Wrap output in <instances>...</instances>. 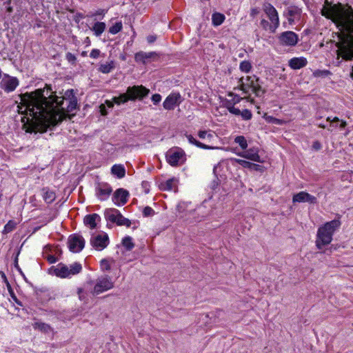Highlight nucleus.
I'll return each instance as SVG.
<instances>
[{"mask_svg":"<svg viewBox=\"0 0 353 353\" xmlns=\"http://www.w3.org/2000/svg\"><path fill=\"white\" fill-rule=\"evenodd\" d=\"M69 250L74 253L79 252L85 246L84 239L78 234L70 235L68 240Z\"/></svg>","mask_w":353,"mask_h":353,"instance_id":"9d476101","label":"nucleus"},{"mask_svg":"<svg viewBox=\"0 0 353 353\" xmlns=\"http://www.w3.org/2000/svg\"><path fill=\"white\" fill-rule=\"evenodd\" d=\"M307 63L305 58L294 57L289 61V65L294 70H298L305 67Z\"/></svg>","mask_w":353,"mask_h":353,"instance_id":"aec40b11","label":"nucleus"},{"mask_svg":"<svg viewBox=\"0 0 353 353\" xmlns=\"http://www.w3.org/2000/svg\"><path fill=\"white\" fill-rule=\"evenodd\" d=\"M259 12L258 10L256 8H254L252 10L251 14L252 16L256 14Z\"/></svg>","mask_w":353,"mask_h":353,"instance_id":"680f3d73","label":"nucleus"},{"mask_svg":"<svg viewBox=\"0 0 353 353\" xmlns=\"http://www.w3.org/2000/svg\"><path fill=\"white\" fill-rule=\"evenodd\" d=\"M82 291H83V290H82L81 289H79V290H78V294H79V299H83V298H82V296L81 295V293L82 292Z\"/></svg>","mask_w":353,"mask_h":353,"instance_id":"e2e57ef3","label":"nucleus"},{"mask_svg":"<svg viewBox=\"0 0 353 353\" xmlns=\"http://www.w3.org/2000/svg\"><path fill=\"white\" fill-rule=\"evenodd\" d=\"M252 68L251 63L248 61H241L239 65V69L243 72H249Z\"/></svg>","mask_w":353,"mask_h":353,"instance_id":"58836bf2","label":"nucleus"},{"mask_svg":"<svg viewBox=\"0 0 353 353\" xmlns=\"http://www.w3.org/2000/svg\"><path fill=\"white\" fill-rule=\"evenodd\" d=\"M101 221V217L97 214H92L86 215L84 218L83 222L85 225L88 226L90 229H94L97 227V223Z\"/></svg>","mask_w":353,"mask_h":353,"instance_id":"6ab92c4d","label":"nucleus"},{"mask_svg":"<svg viewBox=\"0 0 353 353\" xmlns=\"http://www.w3.org/2000/svg\"><path fill=\"white\" fill-rule=\"evenodd\" d=\"M346 125H347L346 121H341V124H340V128H344L346 126Z\"/></svg>","mask_w":353,"mask_h":353,"instance_id":"052dcab7","label":"nucleus"},{"mask_svg":"<svg viewBox=\"0 0 353 353\" xmlns=\"http://www.w3.org/2000/svg\"><path fill=\"white\" fill-rule=\"evenodd\" d=\"M225 107L230 113L234 115H240L241 113V111L239 108H235L234 105L225 104Z\"/></svg>","mask_w":353,"mask_h":353,"instance_id":"a19ab883","label":"nucleus"},{"mask_svg":"<svg viewBox=\"0 0 353 353\" xmlns=\"http://www.w3.org/2000/svg\"><path fill=\"white\" fill-rule=\"evenodd\" d=\"M143 214L144 216H150L154 214V211L152 208L146 206L143 210Z\"/></svg>","mask_w":353,"mask_h":353,"instance_id":"79ce46f5","label":"nucleus"},{"mask_svg":"<svg viewBox=\"0 0 353 353\" xmlns=\"http://www.w3.org/2000/svg\"><path fill=\"white\" fill-rule=\"evenodd\" d=\"M161 100V96L159 94H154L152 97V101H153L154 104L159 103Z\"/></svg>","mask_w":353,"mask_h":353,"instance_id":"3c124183","label":"nucleus"},{"mask_svg":"<svg viewBox=\"0 0 353 353\" xmlns=\"http://www.w3.org/2000/svg\"><path fill=\"white\" fill-rule=\"evenodd\" d=\"M81 55H82L83 57H85V56L87 55V52H85V51H83V52H82Z\"/></svg>","mask_w":353,"mask_h":353,"instance_id":"338daca9","label":"nucleus"},{"mask_svg":"<svg viewBox=\"0 0 353 353\" xmlns=\"http://www.w3.org/2000/svg\"><path fill=\"white\" fill-rule=\"evenodd\" d=\"M114 223H117L118 225H125L128 228H130L131 225V221L129 220L127 218H125L121 212H119L117 220L115 221Z\"/></svg>","mask_w":353,"mask_h":353,"instance_id":"2f4dec72","label":"nucleus"},{"mask_svg":"<svg viewBox=\"0 0 353 353\" xmlns=\"http://www.w3.org/2000/svg\"><path fill=\"white\" fill-rule=\"evenodd\" d=\"M339 121V119L338 117H334L332 120V122H338Z\"/></svg>","mask_w":353,"mask_h":353,"instance_id":"0e129e2a","label":"nucleus"},{"mask_svg":"<svg viewBox=\"0 0 353 353\" xmlns=\"http://www.w3.org/2000/svg\"><path fill=\"white\" fill-rule=\"evenodd\" d=\"M228 96L232 97V99L231 100H227L225 102V104L235 105V104L239 103L243 99L242 97H241L239 95L235 94L232 92H230L228 94Z\"/></svg>","mask_w":353,"mask_h":353,"instance_id":"e433bc0d","label":"nucleus"},{"mask_svg":"<svg viewBox=\"0 0 353 353\" xmlns=\"http://www.w3.org/2000/svg\"><path fill=\"white\" fill-rule=\"evenodd\" d=\"M100 52H100L99 50H98V49H93L91 51L90 54V57L91 58H93V59H97V58H98L99 57Z\"/></svg>","mask_w":353,"mask_h":353,"instance_id":"8fccbe9b","label":"nucleus"},{"mask_svg":"<svg viewBox=\"0 0 353 353\" xmlns=\"http://www.w3.org/2000/svg\"><path fill=\"white\" fill-rule=\"evenodd\" d=\"M157 39V37L155 35H149L147 37V41L149 43H154Z\"/></svg>","mask_w":353,"mask_h":353,"instance_id":"4d7b16f0","label":"nucleus"},{"mask_svg":"<svg viewBox=\"0 0 353 353\" xmlns=\"http://www.w3.org/2000/svg\"><path fill=\"white\" fill-rule=\"evenodd\" d=\"M341 225L340 217L325 223L318 229L316 240V246L321 250L324 246L330 244L332 241V236Z\"/></svg>","mask_w":353,"mask_h":353,"instance_id":"7ed1b4c3","label":"nucleus"},{"mask_svg":"<svg viewBox=\"0 0 353 353\" xmlns=\"http://www.w3.org/2000/svg\"><path fill=\"white\" fill-rule=\"evenodd\" d=\"M11 0H8L4 3L5 5H6V12L8 13H11L13 11L12 7L10 6Z\"/></svg>","mask_w":353,"mask_h":353,"instance_id":"5fc2aeb1","label":"nucleus"},{"mask_svg":"<svg viewBox=\"0 0 353 353\" xmlns=\"http://www.w3.org/2000/svg\"><path fill=\"white\" fill-rule=\"evenodd\" d=\"M263 10L272 24H274L272 32H274L279 26V19L276 10L272 5L267 3L263 5Z\"/></svg>","mask_w":353,"mask_h":353,"instance_id":"9b49d317","label":"nucleus"},{"mask_svg":"<svg viewBox=\"0 0 353 353\" xmlns=\"http://www.w3.org/2000/svg\"><path fill=\"white\" fill-rule=\"evenodd\" d=\"M330 73L327 70H316L314 72V76L320 77V76H326Z\"/></svg>","mask_w":353,"mask_h":353,"instance_id":"864d4df0","label":"nucleus"},{"mask_svg":"<svg viewBox=\"0 0 353 353\" xmlns=\"http://www.w3.org/2000/svg\"><path fill=\"white\" fill-rule=\"evenodd\" d=\"M155 56H157V54L154 52H145L141 51L135 54L134 59L137 62L145 63L148 60L152 59Z\"/></svg>","mask_w":353,"mask_h":353,"instance_id":"412c9836","label":"nucleus"},{"mask_svg":"<svg viewBox=\"0 0 353 353\" xmlns=\"http://www.w3.org/2000/svg\"><path fill=\"white\" fill-rule=\"evenodd\" d=\"M119 212H120L115 208L106 209L104 212L105 219L106 221L114 223Z\"/></svg>","mask_w":353,"mask_h":353,"instance_id":"4be33fe9","label":"nucleus"},{"mask_svg":"<svg viewBox=\"0 0 353 353\" xmlns=\"http://www.w3.org/2000/svg\"><path fill=\"white\" fill-rule=\"evenodd\" d=\"M122 244L127 250H131L134 247V244L132 242V238L129 236L123 239Z\"/></svg>","mask_w":353,"mask_h":353,"instance_id":"473e14b6","label":"nucleus"},{"mask_svg":"<svg viewBox=\"0 0 353 353\" xmlns=\"http://www.w3.org/2000/svg\"><path fill=\"white\" fill-rule=\"evenodd\" d=\"M234 142L239 145L241 149L245 150L248 147V143L243 136H237L234 139Z\"/></svg>","mask_w":353,"mask_h":353,"instance_id":"c9c22d12","label":"nucleus"},{"mask_svg":"<svg viewBox=\"0 0 353 353\" xmlns=\"http://www.w3.org/2000/svg\"><path fill=\"white\" fill-rule=\"evenodd\" d=\"M128 196L129 192L127 190L119 188L114 193L112 201L117 205H122L127 203Z\"/></svg>","mask_w":353,"mask_h":353,"instance_id":"f3484780","label":"nucleus"},{"mask_svg":"<svg viewBox=\"0 0 353 353\" xmlns=\"http://www.w3.org/2000/svg\"><path fill=\"white\" fill-rule=\"evenodd\" d=\"M350 76L353 79V66L352 67V71L350 72Z\"/></svg>","mask_w":353,"mask_h":353,"instance_id":"774afa93","label":"nucleus"},{"mask_svg":"<svg viewBox=\"0 0 353 353\" xmlns=\"http://www.w3.org/2000/svg\"><path fill=\"white\" fill-rule=\"evenodd\" d=\"M114 287V283L111 278L108 275H103L99 277L93 290L94 294H99L103 292L109 290Z\"/></svg>","mask_w":353,"mask_h":353,"instance_id":"0eeeda50","label":"nucleus"},{"mask_svg":"<svg viewBox=\"0 0 353 353\" xmlns=\"http://www.w3.org/2000/svg\"><path fill=\"white\" fill-rule=\"evenodd\" d=\"M240 115L243 117L245 120H250L252 118V113L250 110L245 109L241 111V113Z\"/></svg>","mask_w":353,"mask_h":353,"instance_id":"c03bdc74","label":"nucleus"},{"mask_svg":"<svg viewBox=\"0 0 353 353\" xmlns=\"http://www.w3.org/2000/svg\"><path fill=\"white\" fill-rule=\"evenodd\" d=\"M301 13V10L299 8L296 7H292L288 9V15L289 19L288 21L291 23L292 21H294V18L299 17Z\"/></svg>","mask_w":353,"mask_h":353,"instance_id":"7c9ffc66","label":"nucleus"},{"mask_svg":"<svg viewBox=\"0 0 353 353\" xmlns=\"http://www.w3.org/2000/svg\"><path fill=\"white\" fill-rule=\"evenodd\" d=\"M129 100H130V96L128 94L127 90H126L125 93L121 94L119 97L114 98V103H116L117 104L124 103Z\"/></svg>","mask_w":353,"mask_h":353,"instance_id":"72a5a7b5","label":"nucleus"},{"mask_svg":"<svg viewBox=\"0 0 353 353\" xmlns=\"http://www.w3.org/2000/svg\"><path fill=\"white\" fill-rule=\"evenodd\" d=\"M90 242L96 250L101 251L108 245L110 241L108 235L103 232L97 235H92Z\"/></svg>","mask_w":353,"mask_h":353,"instance_id":"6e6552de","label":"nucleus"},{"mask_svg":"<svg viewBox=\"0 0 353 353\" xmlns=\"http://www.w3.org/2000/svg\"><path fill=\"white\" fill-rule=\"evenodd\" d=\"M114 68V63L113 61L102 63L99 65V71L103 73H110Z\"/></svg>","mask_w":353,"mask_h":353,"instance_id":"bb28decb","label":"nucleus"},{"mask_svg":"<svg viewBox=\"0 0 353 353\" xmlns=\"http://www.w3.org/2000/svg\"><path fill=\"white\" fill-rule=\"evenodd\" d=\"M112 189L108 183H99L96 188V195L101 201H105L108 199Z\"/></svg>","mask_w":353,"mask_h":353,"instance_id":"2eb2a0df","label":"nucleus"},{"mask_svg":"<svg viewBox=\"0 0 353 353\" xmlns=\"http://www.w3.org/2000/svg\"><path fill=\"white\" fill-rule=\"evenodd\" d=\"M14 222L12 221H9L5 226H4V232L6 233H8L11 231H12V230L14 229Z\"/></svg>","mask_w":353,"mask_h":353,"instance_id":"49530a36","label":"nucleus"},{"mask_svg":"<svg viewBox=\"0 0 353 353\" xmlns=\"http://www.w3.org/2000/svg\"><path fill=\"white\" fill-rule=\"evenodd\" d=\"M101 267L103 270H110V265L108 260L102 259L101 261Z\"/></svg>","mask_w":353,"mask_h":353,"instance_id":"de8ad7c7","label":"nucleus"},{"mask_svg":"<svg viewBox=\"0 0 353 353\" xmlns=\"http://www.w3.org/2000/svg\"><path fill=\"white\" fill-rule=\"evenodd\" d=\"M168 163L172 166H177L183 164L185 161V154L179 148L170 149L165 154Z\"/></svg>","mask_w":353,"mask_h":353,"instance_id":"423d86ee","label":"nucleus"},{"mask_svg":"<svg viewBox=\"0 0 353 353\" xmlns=\"http://www.w3.org/2000/svg\"><path fill=\"white\" fill-rule=\"evenodd\" d=\"M33 327L34 329H38L44 333H49L52 331V327L48 324L42 322L34 323Z\"/></svg>","mask_w":353,"mask_h":353,"instance_id":"c85d7f7f","label":"nucleus"},{"mask_svg":"<svg viewBox=\"0 0 353 353\" xmlns=\"http://www.w3.org/2000/svg\"><path fill=\"white\" fill-rule=\"evenodd\" d=\"M81 270V264L77 262L71 264L70 266L59 263L54 269V272L57 276L60 278H69L79 274Z\"/></svg>","mask_w":353,"mask_h":353,"instance_id":"20e7f679","label":"nucleus"},{"mask_svg":"<svg viewBox=\"0 0 353 353\" xmlns=\"http://www.w3.org/2000/svg\"><path fill=\"white\" fill-rule=\"evenodd\" d=\"M0 275H1V278L3 279V282L6 283V287H8V283H10L8 282L5 273L3 271H1Z\"/></svg>","mask_w":353,"mask_h":353,"instance_id":"13d9d810","label":"nucleus"},{"mask_svg":"<svg viewBox=\"0 0 353 353\" xmlns=\"http://www.w3.org/2000/svg\"><path fill=\"white\" fill-rule=\"evenodd\" d=\"M105 12H106V11L105 10L99 9L94 13L90 14L89 17H93L98 16V15H101L103 17L105 15Z\"/></svg>","mask_w":353,"mask_h":353,"instance_id":"603ef678","label":"nucleus"},{"mask_svg":"<svg viewBox=\"0 0 353 353\" xmlns=\"http://www.w3.org/2000/svg\"><path fill=\"white\" fill-rule=\"evenodd\" d=\"M177 181L175 179H170L164 183H161V188L163 190H174L176 188Z\"/></svg>","mask_w":353,"mask_h":353,"instance_id":"5701e85b","label":"nucleus"},{"mask_svg":"<svg viewBox=\"0 0 353 353\" xmlns=\"http://www.w3.org/2000/svg\"><path fill=\"white\" fill-rule=\"evenodd\" d=\"M322 15L330 19L341 32L336 43L337 55L343 59L353 57V10L347 11L336 6L324 8Z\"/></svg>","mask_w":353,"mask_h":353,"instance_id":"f03ea898","label":"nucleus"},{"mask_svg":"<svg viewBox=\"0 0 353 353\" xmlns=\"http://www.w3.org/2000/svg\"><path fill=\"white\" fill-rule=\"evenodd\" d=\"M7 289L8 290V292L11 296V298L12 299V300L19 305L21 306L22 304H21V302L20 301L18 300V299L17 298L11 285L10 283H8V287H7Z\"/></svg>","mask_w":353,"mask_h":353,"instance_id":"ea45409f","label":"nucleus"},{"mask_svg":"<svg viewBox=\"0 0 353 353\" xmlns=\"http://www.w3.org/2000/svg\"><path fill=\"white\" fill-rule=\"evenodd\" d=\"M65 57H66V59L70 62V63H74L76 60H77V58L76 57L72 54L71 52H68L65 55Z\"/></svg>","mask_w":353,"mask_h":353,"instance_id":"09e8293b","label":"nucleus"},{"mask_svg":"<svg viewBox=\"0 0 353 353\" xmlns=\"http://www.w3.org/2000/svg\"><path fill=\"white\" fill-rule=\"evenodd\" d=\"M292 201L293 203H309L314 204L317 203V199L315 196L310 194L309 193L301 191L293 196Z\"/></svg>","mask_w":353,"mask_h":353,"instance_id":"dca6fc26","label":"nucleus"},{"mask_svg":"<svg viewBox=\"0 0 353 353\" xmlns=\"http://www.w3.org/2000/svg\"><path fill=\"white\" fill-rule=\"evenodd\" d=\"M186 137L189 141L190 143L195 145L198 148L205 149V150H210L214 149V147L205 145L204 143H201L200 141L195 139L191 134H187Z\"/></svg>","mask_w":353,"mask_h":353,"instance_id":"b1692460","label":"nucleus"},{"mask_svg":"<svg viewBox=\"0 0 353 353\" xmlns=\"http://www.w3.org/2000/svg\"><path fill=\"white\" fill-rule=\"evenodd\" d=\"M105 23L104 22H96L93 27L92 28V30L94 32V34L97 37H99L105 29Z\"/></svg>","mask_w":353,"mask_h":353,"instance_id":"cd10ccee","label":"nucleus"},{"mask_svg":"<svg viewBox=\"0 0 353 353\" xmlns=\"http://www.w3.org/2000/svg\"><path fill=\"white\" fill-rule=\"evenodd\" d=\"M19 81L17 77L6 75L1 83V88L7 93L13 92L19 85Z\"/></svg>","mask_w":353,"mask_h":353,"instance_id":"f8f14e48","label":"nucleus"},{"mask_svg":"<svg viewBox=\"0 0 353 353\" xmlns=\"http://www.w3.org/2000/svg\"><path fill=\"white\" fill-rule=\"evenodd\" d=\"M247 81L248 82L247 83H244L243 82V78L240 79V89L243 92V93L248 94L250 90H251L256 97H261L263 94L264 90L259 84V79L256 78V77H248Z\"/></svg>","mask_w":353,"mask_h":353,"instance_id":"39448f33","label":"nucleus"},{"mask_svg":"<svg viewBox=\"0 0 353 353\" xmlns=\"http://www.w3.org/2000/svg\"><path fill=\"white\" fill-rule=\"evenodd\" d=\"M19 112L26 114L27 122L24 128L27 132H45L48 128L55 126L70 117L77 108V99L72 89L65 91L64 96L58 97L50 85L43 88L20 95Z\"/></svg>","mask_w":353,"mask_h":353,"instance_id":"f257e3e1","label":"nucleus"},{"mask_svg":"<svg viewBox=\"0 0 353 353\" xmlns=\"http://www.w3.org/2000/svg\"><path fill=\"white\" fill-rule=\"evenodd\" d=\"M181 97L179 93L173 92L169 94L163 103V106L165 110H174L176 105L181 102Z\"/></svg>","mask_w":353,"mask_h":353,"instance_id":"ddd939ff","label":"nucleus"},{"mask_svg":"<svg viewBox=\"0 0 353 353\" xmlns=\"http://www.w3.org/2000/svg\"><path fill=\"white\" fill-rule=\"evenodd\" d=\"M127 91L131 101L136 99L142 100L150 93V90L143 85L130 86L128 88Z\"/></svg>","mask_w":353,"mask_h":353,"instance_id":"1a4fd4ad","label":"nucleus"},{"mask_svg":"<svg viewBox=\"0 0 353 353\" xmlns=\"http://www.w3.org/2000/svg\"><path fill=\"white\" fill-rule=\"evenodd\" d=\"M47 260L50 263H54L57 262V259L53 255H49L47 257Z\"/></svg>","mask_w":353,"mask_h":353,"instance_id":"6e6d98bb","label":"nucleus"},{"mask_svg":"<svg viewBox=\"0 0 353 353\" xmlns=\"http://www.w3.org/2000/svg\"><path fill=\"white\" fill-rule=\"evenodd\" d=\"M261 26L263 27V29L265 30H270L271 31H272L273 30V28H274V24L273 25H270L269 23V22L268 21H266L265 19H262L261 21Z\"/></svg>","mask_w":353,"mask_h":353,"instance_id":"37998d69","label":"nucleus"},{"mask_svg":"<svg viewBox=\"0 0 353 353\" xmlns=\"http://www.w3.org/2000/svg\"><path fill=\"white\" fill-rule=\"evenodd\" d=\"M234 160L236 163H238L239 165H242L243 168H254L255 169H256L259 167V165L250 163L245 160L239 159H235Z\"/></svg>","mask_w":353,"mask_h":353,"instance_id":"f704fd0d","label":"nucleus"},{"mask_svg":"<svg viewBox=\"0 0 353 353\" xmlns=\"http://www.w3.org/2000/svg\"><path fill=\"white\" fill-rule=\"evenodd\" d=\"M313 148H315L316 150H319L321 148L320 143L318 141L314 142L313 144Z\"/></svg>","mask_w":353,"mask_h":353,"instance_id":"bf43d9fd","label":"nucleus"},{"mask_svg":"<svg viewBox=\"0 0 353 353\" xmlns=\"http://www.w3.org/2000/svg\"><path fill=\"white\" fill-rule=\"evenodd\" d=\"M123 28V24L121 21L117 22L114 25L111 26L109 28V32L112 34H116L119 32Z\"/></svg>","mask_w":353,"mask_h":353,"instance_id":"4c0bfd02","label":"nucleus"},{"mask_svg":"<svg viewBox=\"0 0 353 353\" xmlns=\"http://www.w3.org/2000/svg\"><path fill=\"white\" fill-rule=\"evenodd\" d=\"M279 41L283 45L294 46L298 43L299 37L295 32L286 31L281 34Z\"/></svg>","mask_w":353,"mask_h":353,"instance_id":"4468645a","label":"nucleus"},{"mask_svg":"<svg viewBox=\"0 0 353 353\" xmlns=\"http://www.w3.org/2000/svg\"><path fill=\"white\" fill-rule=\"evenodd\" d=\"M112 174L116 175L118 178L121 179L124 177L125 174V170L122 165H114L111 168Z\"/></svg>","mask_w":353,"mask_h":353,"instance_id":"a878e982","label":"nucleus"},{"mask_svg":"<svg viewBox=\"0 0 353 353\" xmlns=\"http://www.w3.org/2000/svg\"><path fill=\"white\" fill-rule=\"evenodd\" d=\"M198 136L201 139H204L206 137H208L209 139H211L212 137V134L210 133H208V132L205 130H200L198 132Z\"/></svg>","mask_w":353,"mask_h":353,"instance_id":"a18cd8bd","label":"nucleus"},{"mask_svg":"<svg viewBox=\"0 0 353 353\" xmlns=\"http://www.w3.org/2000/svg\"><path fill=\"white\" fill-rule=\"evenodd\" d=\"M319 128H325V125L324 124H322V123H320V124L319 125Z\"/></svg>","mask_w":353,"mask_h":353,"instance_id":"69168bd1","label":"nucleus"},{"mask_svg":"<svg viewBox=\"0 0 353 353\" xmlns=\"http://www.w3.org/2000/svg\"><path fill=\"white\" fill-rule=\"evenodd\" d=\"M42 191L43 198L46 203H51L54 201L56 196L52 190H50L48 188H43Z\"/></svg>","mask_w":353,"mask_h":353,"instance_id":"393cba45","label":"nucleus"},{"mask_svg":"<svg viewBox=\"0 0 353 353\" xmlns=\"http://www.w3.org/2000/svg\"><path fill=\"white\" fill-rule=\"evenodd\" d=\"M225 20V16L224 14L219 13V12H215L212 16V23L215 26H220L223 23Z\"/></svg>","mask_w":353,"mask_h":353,"instance_id":"c756f323","label":"nucleus"},{"mask_svg":"<svg viewBox=\"0 0 353 353\" xmlns=\"http://www.w3.org/2000/svg\"><path fill=\"white\" fill-rule=\"evenodd\" d=\"M238 155L253 161L261 162V158L258 153V150L254 148H250L245 152L238 153Z\"/></svg>","mask_w":353,"mask_h":353,"instance_id":"a211bd4d","label":"nucleus"}]
</instances>
